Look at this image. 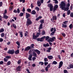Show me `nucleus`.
I'll use <instances>...</instances> for the list:
<instances>
[{
	"instance_id": "34",
	"label": "nucleus",
	"mask_w": 73,
	"mask_h": 73,
	"mask_svg": "<svg viewBox=\"0 0 73 73\" xmlns=\"http://www.w3.org/2000/svg\"><path fill=\"white\" fill-rule=\"evenodd\" d=\"M52 64H54V65H56V64H57V62L55 61H54L53 62Z\"/></svg>"
},
{
	"instance_id": "36",
	"label": "nucleus",
	"mask_w": 73,
	"mask_h": 73,
	"mask_svg": "<svg viewBox=\"0 0 73 73\" xmlns=\"http://www.w3.org/2000/svg\"><path fill=\"white\" fill-rule=\"evenodd\" d=\"M31 10L29 8H28L27 9V11L29 13V12H31Z\"/></svg>"
},
{
	"instance_id": "22",
	"label": "nucleus",
	"mask_w": 73,
	"mask_h": 73,
	"mask_svg": "<svg viewBox=\"0 0 73 73\" xmlns=\"http://www.w3.org/2000/svg\"><path fill=\"white\" fill-rule=\"evenodd\" d=\"M15 54H18L19 53V50L18 49L17 50H16L14 52Z\"/></svg>"
},
{
	"instance_id": "55",
	"label": "nucleus",
	"mask_w": 73,
	"mask_h": 73,
	"mask_svg": "<svg viewBox=\"0 0 73 73\" xmlns=\"http://www.w3.org/2000/svg\"><path fill=\"white\" fill-rule=\"evenodd\" d=\"M46 67L48 68H49L50 67V64H48Z\"/></svg>"
},
{
	"instance_id": "37",
	"label": "nucleus",
	"mask_w": 73,
	"mask_h": 73,
	"mask_svg": "<svg viewBox=\"0 0 73 73\" xmlns=\"http://www.w3.org/2000/svg\"><path fill=\"white\" fill-rule=\"evenodd\" d=\"M4 32V29L3 28H2L0 29V33H1L2 32Z\"/></svg>"
},
{
	"instance_id": "31",
	"label": "nucleus",
	"mask_w": 73,
	"mask_h": 73,
	"mask_svg": "<svg viewBox=\"0 0 73 73\" xmlns=\"http://www.w3.org/2000/svg\"><path fill=\"white\" fill-rule=\"evenodd\" d=\"M55 39H56V38L55 37H53L51 38V41H50V42H52V41H54V40H55Z\"/></svg>"
},
{
	"instance_id": "51",
	"label": "nucleus",
	"mask_w": 73,
	"mask_h": 73,
	"mask_svg": "<svg viewBox=\"0 0 73 73\" xmlns=\"http://www.w3.org/2000/svg\"><path fill=\"white\" fill-rule=\"evenodd\" d=\"M61 35L63 36L64 37H65L66 36V34L65 33H62Z\"/></svg>"
},
{
	"instance_id": "21",
	"label": "nucleus",
	"mask_w": 73,
	"mask_h": 73,
	"mask_svg": "<svg viewBox=\"0 0 73 73\" xmlns=\"http://www.w3.org/2000/svg\"><path fill=\"white\" fill-rule=\"evenodd\" d=\"M42 17V16H39L38 18H37L36 19V21H38L39 19H41Z\"/></svg>"
},
{
	"instance_id": "1",
	"label": "nucleus",
	"mask_w": 73,
	"mask_h": 73,
	"mask_svg": "<svg viewBox=\"0 0 73 73\" xmlns=\"http://www.w3.org/2000/svg\"><path fill=\"white\" fill-rule=\"evenodd\" d=\"M60 7L62 10H64V11H68L69 10V7H65L66 5L64 1H62L60 4Z\"/></svg>"
},
{
	"instance_id": "32",
	"label": "nucleus",
	"mask_w": 73,
	"mask_h": 73,
	"mask_svg": "<svg viewBox=\"0 0 73 73\" xmlns=\"http://www.w3.org/2000/svg\"><path fill=\"white\" fill-rule=\"evenodd\" d=\"M69 27L70 29H72L73 28V25L72 24H70L69 26Z\"/></svg>"
},
{
	"instance_id": "30",
	"label": "nucleus",
	"mask_w": 73,
	"mask_h": 73,
	"mask_svg": "<svg viewBox=\"0 0 73 73\" xmlns=\"http://www.w3.org/2000/svg\"><path fill=\"white\" fill-rule=\"evenodd\" d=\"M6 58H7V59H9L11 58V56H5Z\"/></svg>"
},
{
	"instance_id": "62",
	"label": "nucleus",
	"mask_w": 73,
	"mask_h": 73,
	"mask_svg": "<svg viewBox=\"0 0 73 73\" xmlns=\"http://www.w3.org/2000/svg\"><path fill=\"white\" fill-rule=\"evenodd\" d=\"M4 64V62L3 61H2L0 62V65H2Z\"/></svg>"
},
{
	"instance_id": "63",
	"label": "nucleus",
	"mask_w": 73,
	"mask_h": 73,
	"mask_svg": "<svg viewBox=\"0 0 73 73\" xmlns=\"http://www.w3.org/2000/svg\"><path fill=\"white\" fill-rule=\"evenodd\" d=\"M31 8H34V6H33V3H32L31 4Z\"/></svg>"
},
{
	"instance_id": "40",
	"label": "nucleus",
	"mask_w": 73,
	"mask_h": 73,
	"mask_svg": "<svg viewBox=\"0 0 73 73\" xmlns=\"http://www.w3.org/2000/svg\"><path fill=\"white\" fill-rule=\"evenodd\" d=\"M44 62H39V65L41 64V65H44Z\"/></svg>"
},
{
	"instance_id": "44",
	"label": "nucleus",
	"mask_w": 73,
	"mask_h": 73,
	"mask_svg": "<svg viewBox=\"0 0 73 73\" xmlns=\"http://www.w3.org/2000/svg\"><path fill=\"white\" fill-rule=\"evenodd\" d=\"M6 58H4V60L5 62H7V61L8 60V59H6Z\"/></svg>"
},
{
	"instance_id": "13",
	"label": "nucleus",
	"mask_w": 73,
	"mask_h": 73,
	"mask_svg": "<svg viewBox=\"0 0 73 73\" xmlns=\"http://www.w3.org/2000/svg\"><path fill=\"white\" fill-rule=\"evenodd\" d=\"M35 52L38 55L40 54V50L37 49H36L35 50Z\"/></svg>"
},
{
	"instance_id": "35",
	"label": "nucleus",
	"mask_w": 73,
	"mask_h": 73,
	"mask_svg": "<svg viewBox=\"0 0 73 73\" xmlns=\"http://www.w3.org/2000/svg\"><path fill=\"white\" fill-rule=\"evenodd\" d=\"M13 26L15 29H16L17 27H16V25L15 24H13Z\"/></svg>"
},
{
	"instance_id": "6",
	"label": "nucleus",
	"mask_w": 73,
	"mask_h": 73,
	"mask_svg": "<svg viewBox=\"0 0 73 73\" xmlns=\"http://www.w3.org/2000/svg\"><path fill=\"white\" fill-rule=\"evenodd\" d=\"M58 8V5H55L54 7L53 8V9L52 10L53 12L54 13L57 10V9Z\"/></svg>"
},
{
	"instance_id": "12",
	"label": "nucleus",
	"mask_w": 73,
	"mask_h": 73,
	"mask_svg": "<svg viewBox=\"0 0 73 73\" xmlns=\"http://www.w3.org/2000/svg\"><path fill=\"white\" fill-rule=\"evenodd\" d=\"M30 54V55H29L28 59L29 60V61H32V56H33V55H32V54Z\"/></svg>"
},
{
	"instance_id": "29",
	"label": "nucleus",
	"mask_w": 73,
	"mask_h": 73,
	"mask_svg": "<svg viewBox=\"0 0 73 73\" xmlns=\"http://www.w3.org/2000/svg\"><path fill=\"white\" fill-rule=\"evenodd\" d=\"M42 24H40V25L39 27L38 28L39 29H41L42 28Z\"/></svg>"
},
{
	"instance_id": "54",
	"label": "nucleus",
	"mask_w": 73,
	"mask_h": 73,
	"mask_svg": "<svg viewBox=\"0 0 73 73\" xmlns=\"http://www.w3.org/2000/svg\"><path fill=\"white\" fill-rule=\"evenodd\" d=\"M54 33H55L54 32H52L50 34V35H52V36H54Z\"/></svg>"
},
{
	"instance_id": "56",
	"label": "nucleus",
	"mask_w": 73,
	"mask_h": 73,
	"mask_svg": "<svg viewBox=\"0 0 73 73\" xmlns=\"http://www.w3.org/2000/svg\"><path fill=\"white\" fill-rule=\"evenodd\" d=\"M59 65L62 66V65H63V62L62 61H60L59 63Z\"/></svg>"
},
{
	"instance_id": "10",
	"label": "nucleus",
	"mask_w": 73,
	"mask_h": 73,
	"mask_svg": "<svg viewBox=\"0 0 73 73\" xmlns=\"http://www.w3.org/2000/svg\"><path fill=\"white\" fill-rule=\"evenodd\" d=\"M21 66H19L16 68L17 71H18V72L21 71Z\"/></svg>"
},
{
	"instance_id": "33",
	"label": "nucleus",
	"mask_w": 73,
	"mask_h": 73,
	"mask_svg": "<svg viewBox=\"0 0 73 73\" xmlns=\"http://www.w3.org/2000/svg\"><path fill=\"white\" fill-rule=\"evenodd\" d=\"M62 28H66V27H67V25H65L64 24H62Z\"/></svg>"
},
{
	"instance_id": "15",
	"label": "nucleus",
	"mask_w": 73,
	"mask_h": 73,
	"mask_svg": "<svg viewBox=\"0 0 73 73\" xmlns=\"http://www.w3.org/2000/svg\"><path fill=\"white\" fill-rule=\"evenodd\" d=\"M36 38H37L36 35H35L34 34H33V39L34 40H37V39H36Z\"/></svg>"
},
{
	"instance_id": "61",
	"label": "nucleus",
	"mask_w": 73,
	"mask_h": 73,
	"mask_svg": "<svg viewBox=\"0 0 73 73\" xmlns=\"http://www.w3.org/2000/svg\"><path fill=\"white\" fill-rule=\"evenodd\" d=\"M16 43L18 46H20V42H19L18 41H17L16 42Z\"/></svg>"
},
{
	"instance_id": "60",
	"label": "nucleus",
	"mask_w": 73,
	"mask_h": 73,
	"mask_svg": "<svg viewBox=\"0 0 73 73\" xmlns=\"http://www.w3.org/2000/svg\"><path fill=\"white\" fill-rule=\"evenodd\" d=\"M44 64L45 66H46V65L48 64V62H44Z\"/></svg>"
},
{
	"instance_id": "38",
	"label": "nucleus",
	"mask_w": 73,
	"mask_h": 73,
	"mask_svg": "<svg viewBox=\"0 0 73 73\" xmlns=\"http://www.w3.org/2000/svg\"><path fill=\"white\" fill-rule=\"evenodd\" d=\"M44 62H48V59L47 58H45L44 59Z\"/></svg>"
},
{
	"instance_id": "39",
	"label": "nucleus",
	"mask_w": 73,
	"mask_h": 73,
	"mask_svg": "<svg viewBox=\"0 0 73 73\" xmlns=\"http://www.w3.org/2000/svg\"><path fill=\"white\" fill-rule=\"evenodd\" d=\"M40 35V33H37L36 36L37 37H38Z\"/></svg>"
},
{
	"instance_id": "57",
	"label": "nucleus",
	"mask_w": 73,
	"mask_h": 73,
	"mask_svg": "<svg viewBox=\"0 0 73 73\" xmlns=\"http://www.w3.org/2000/svg\"><path fill=\"white\" fill-rule=\"evenodd\" d=\"M64 73H68V72L66 70H64Z\"/></svg>"
},
{
	"instance_id": "4",
	"label": "nucleus",
	"mask_w": 73,
	"mask_h": 73,
	"mask_svg": "<svg viewBox=\"0 0 73 73\" xmlns=\"http://www.w3.org/2000/svg\"><path fill=\"white\" fill-rule=\"evenodd\" d=\"M45 38V36H44L40 38H38L37 39V40L38 41H40V42H43Z\"/></svg>"
},
{
	"instance_id": "17",
	"label": "nucleus",
	"mask_w": 73,
	"mask_h": 73,
	"mask_svg": "<svg viewBox=\"0 0 73 73\" xmlns=\"http://www.w3.org/2000/svg\"><path fill=\"white\" fill-rule=\"evenodd\" d=\"M43 46L44 47H48V46H49V44L48 43H46V44H43Z\"/></svg>"
},
{
	"instance_id": "26",
	"label": "nucleus",
	"mask_w": 73,
	"mask_h": 73,
	"mask_svg": "<svg viewBox=\"0 0 73 73\" xmlns=\"http://www.w3.org/2000/svg\"><path fill=\"white\" fill-rule=\"evenodd\" d=\"M44 21L43 19H41V20H40V23L41 24H43V23H44Z\"/></svg>"
},
{
	"instance_id": "64",
	"label": "nucleus",
	"mask_w": 73,
	"mask_h": 73,
	"mask_svg": "<svg viewBox=\"0 0 73 73\" xmlns=\"http://www.w3.org/2000/svg\"><path fill=\"white\" fill-rule=\"evenodd\" d=\"M26 71L28 72V73H31V72L29 71V69H26Z\"/></svg>"
},
{
	"instance_id": "43",
	"label": "nucleus",
	"mask_w": 73,
	"mask_h": 73,
	"mask_svg": "<svg viewBox=\"0 0 73 73\" xmlns=\"http://www.w3.org/2000/svg\"><path fill=\"white\" fill-rule=\"evenodd\" d=\"M20 2H22L23 3H25V0H19Z\"/></svg>"
},
{
	"instance_id": "48",
	"label": "nucleus",
	"mask_w": 73,
	"mask_h": 73,
	"mask_svg": "<svg viewBox=\"0 0 73 73\" xmlns=\"http://www.w3.org/2000/svg\"><path fill=\"white\" fill-rule=\"evenodd\" d=\"M13 7H10L9 9V10L10 11H11L12 10V9L13 8Z\"/></svg>"
},
{
	"instance_id": "49",
	"label": "nucleus",
	"mask_w": 73,
	"mask_h": 73,
	"mask_svg": "<svg viewBox=\"0 0 73 73\" xmlns=\"http://www.w3.org/2000/svg\"><path fill=\"white\" fill-rule=\"evenodd\" d=\"M45 40L46 41V40H48L49 39V36H47L46 37H45Z\"/></svg>"
},
{
	"instance_id": "59",
	"label": "nucleus",
	"mask_w": 73,
	"mask_h": 73,
	"mask_svg": "<svg viewBox=\"0 0 73 73\" xmlns=\"http://www.w3.org/2000/svg\"><path fill=\"white\" fill-rule=\"evenodd\" d=\"M70 15L71 17H73V13H71L70 14Z\"/></svg>"
},
{
	"instance_id": "52",
	"label": "nucleus",
	"mask_w": 73,
	"mask_h": 73,
	"mask_svg": "<svg viewBox=\"0 0 73 73\" xmlns=\"http://www.w3.org/2000/svg\"><path fill=\"white\" fill-rule=\"evenodd\" d=\"M11 61H9L7 63V65H11Z\"/></svg>"
},
{
	"instance_id": "42",
	"label": "nucleus",
	"mask_w": 73,
	"mask_h": 73,
	"mask_svg": "<svg viewBox=\"0 0 73 73\" xmlns=\"http://www.w3.org/2000/svg\"><path fill=\"white\" fill-rule=\"evenodd\" d=\"M68 23V21H65L64 22H63V23L64 24L66 25L67 24L66 23Z\"/></svg>"
},
{
	"instance_id": "18",
	"label": "nucleus",
	"mask_w": 73,
	"mask_h": 73,
	"mask_svg": "<svg viewBox=\"0 0 73 73\" xmlns=\"http://www.w3.org/2000/svg\"><path fill=\"white\" fill-rule=\"evenodd\" d=\"M69 67L70 68H67L68 69H72V68H73V64H70L69 65Z\"/></svg>"
},
{
	"instance_id": "25",
	"label": "nucleus",
	"mask_w": 73,
	"mask_h": 73,
	"mask_svg": "<svg viewBox=\"0 0 73 73\" xmlns=\"http://www.w3.org/2000/svg\"><path fill=\"white\" fill-rule=\"evenodd\" d=\"M51 49H52V48L51 47H49L48 48V50H46V52H50V50H51Z\"/></svg>"
},
{
	"instance_id": "3",
	"label": "nucleus",
	"mask_w": 73,
	"mask_h": 73,
	"mask_svg": "<svg viewBox=\"0 0 73 73\" xmlns=\"http://www.w3.org/2000/svg\"><path fill=\"white\" fill-rule=\"evenodd\" d=\"M44 0H38L37 1V5L38 7H40L42 4H43Z\"/></svg>"
},
{
	"instance_id": "16",
	"label": "nucleus",
	"mask_w": 73,
	"mask_h": 73,
	"mask_svg": "<svg viewBox=\"0 0 73 73\" xmlns=\"http://www.w3.org/2000/svg\"><path fill=\"white\" fill-rule=\"evenodd\" d=\"M47 57L48 58L49 60H52V59L53 58V57L52 56H51V55H49V56H48Z\"/></svg>"
},
{
	"instance_id": "46",
	"label": "nucleus",
	"mask_w": 73,
	"mask_h": 73,
	"mask_svg": "<svg viewBox=\"0 0 73 73\" xmlns=\"http://www.w3.org/2000/svg\"><path fill=\"white\" fill-rule=\"evenodd\" d=\"M70 10H69L67 11V15H70Z\"/></svg>"
},
{
	"instance_id": "27",
	"label": "nucleus",
	"mask_w": 73,
	"mask_h": 73,
	"mask_svg": "<svg viewBox=\"0 0 73 73\" xmlns=\"http://www.w3.org/2000/svg\"><path fill=\"white\" fill-rule=\"evenodd\" d=\"M30 46L31 49H32V48H34L33 47L35 46V44H31V45Z\"/></svg>"
},
{
	"instance_id": "58",
	"label": "nucleus",
	"mask_w": 73,
	"mask_h": 73,
	"mask_svg": "<svg viewBox=\"0 0 73 73\" xmlns=\"http://www.w3.org/2000/svg\"><path fill=\"white\" fill-rule=\"evenodd\" d=\"M6 13H7V11L6 9L5 10V12L3 13V15H5Z\"/></svg>"
},
{
	"instance_id": "7",
	"label": "nucleus",
	"mask_w": 73,
	"mask_h": 73,
	"mask_svg": "<svg viewBox=\"0 0 73 73\" xmlns=\"http://www.w3.org/2000/svg\"><path fill=\"white\" fill-rule=\"evenodd\" d=\"M15 53V51L13 50H9L7 52V53L10 54H13Z\"/></svg>"
},
{
	"instance_id": "8",
	"label": "nucleus",
	"mask_w": 73,
	"mask_h": 73,
	"mask_svg": "<svg viewBox=\"0 0 73 73\" xmlns=\"http://www.w3.org/2000/svg\"><path fill=\"white\" fill-rule=\"evenodd\" d=\"M35 50L34 49H30V50L29 51V54H33L34 52H35Z\"/></svg>"
},
{
	"instance_id": "41",
	"label": "nucleus",
	"mask_w": 73,
	"mask_h": 73,
	"mask_svg": "<svg viewBox=\"0 0 73 73\" xmlns=\"http://www.w3.org/2000/svg\"><path fill=\"white\" fill-rule=\"evenodd\" d=\"M35 9L37 10V11H39V10H40V9L37 7H36Z\"/></svg>"
},
{
	"instance_id": "20",
	"label": "nucleus",
	"mask_w": 73,
	"mask_h": 73,
	"mask_svg": "<svg viewBox=\"0 0 73 73\" xmlns=\"http://www.w3.org/2000/svg\"><path fill=\"white\" fill-rule=\"evenodd\" d=\"M33 55L34 57H37V54L35 52H33Z\"/></svg>"
},
{
	"instance_id": "11",
	"label": "nucleus",
	"mask_w": 73,
	"mask_h": 73,
	"mask_svg": "<svg viewBox=\"0 0 73 73\" xmlns=\"http://www.w3.org/2000/svg\"><path fill=\"white\" fill-rule=\"evenodd\" d=\"M26 19H28L29 17H31V15L29 13H26Z\"/></svg>"
},
{
	"instance_id": "28",
	"label": "nucleus",
	"mask_w": 73,
	"mask_h": 73,
	"mask_svg": "<svg viewBox=\"0 0 73 73\" xmlns=\"http://www.w3.org/2000/svg\"><path fill=\"white\" fill-rule=\"evenodd\" d=\"M23 32H22V31H21L20 32V33L19 35H21L20 37L22 38L23 37Z\"/></svg>"
},
{
	"instance_id": "14",
	"label": "nucleus",
	"mask_w": 73,
	"mask_h": 73,
	"mask_svg": "<svg viewBox=\"0 0 73 73\" xmlns=\"http://www.w3.org/2000/svg\"><path fill=\"white\" fill-rule=\"evenodd\" d=\"M8 17H9L7 16L6 14H3V19H6L7 20Z\"/></svg>"
},
{
	"instance_id": "2",
	"label": "nucleus",
	"mask_w": 73,
	"mask_h": 73,
	"mask_svg": "<svg viewBox=\"0 0 73 73\" xmlns=\"http://www.w3.org/2000/svg\"><path fill=\"white\" fill-rule=\"evenodd\" d=\"M32 24V21H31V18H29L27 19V21L26 22V25L28 27V25H31Z\"/></svg>"
},
{
	"instance_id": "19",
	"label": "nucleus",
	"mask_w": 73,
	"mask_h": 73,
	"mask_svg": "<svg viewBox=\"0 0 73 73\" xmlns=\"http://www.w3.org/2000/svg\"><path fill=\"white\" fill-rule=\"evenodd\" d=\"M31 13L32 15H36V12L35 10H33L32 12Z\"/></svg>"
},
{
	"instance_id": "53",
	"label": "nucleus",
	"mask_w": 73,
	"mask_h": 73,
	"mask_svg": "<svg viewBox=\"0 0 73 73\" xmlns=\"http://www.w3.org/2000/svg\"><path fill=\"white\" fill-rule=\"evenodd\" d=\"M17 11L18 13H20V9H19V8H18L17 9Z\"/></svg>"
},
{
	"instance_id": "47",
	"label": "nucleus",
	"mask_w": 73,
	"mask_h": 73,
	"mask_svg": "<svg viewBox=\"0 0 73 73\" xmlns=\"http://www.w3.org/2000/svg\"><path fill=\"white\" fill-rule=\"evenodd\" d=\"M26 33H25V37L27 36V35L28 33V31H26Z\"/></svg>"
},
{
	"instance_id": "50",
	"label": "nucleus",
	"mask_w": 73,
	"mask_h": 73,
	"mask_svg": "<svg viewBox=\"0 0 73 73\" xmlns=\"http://www.w3.org/2000/svg\"><path fill=\"white\" fill-rule=\"evenodd\" d=\"M5 35V34L4 33H2L1 34V37H4Z\"/></svg>"
},
{
	"instance_id": "9",
	"label": "nucleus",
	"mask_w": 73,
	"mask_h": 73,
	"mask_svg": "<svg viewBox=\"0 0 73 73\" xmlns=\"http://www.w3.org/2000/svg\"><path fill=\"white\" fill-rule=\"evenodd\" d=\"M31 49V48L30 46H27L25 49L24 51H28V50H29Z\"/></svg>"
},
{
	"instance_id": "5",
	"label": "nucleus",
	"mask_w": 73,
	"mask_h": 73,
	"mask_svg": "<svg viewBox=\"0 0 73 73\" xmlns=\"http://www.w3.org/2000/svg\"><path fill=\"white\" fill-rule=\"evenodd\" d=\"M48 7L50 8V11H53V4H52L51 3L48 4Z\"/></svg>"
},
{
	"instance_id": "45",
	"label": "nucleus",
	"mask_w": 73,
	"mask_h": 73,
	"mask_svg": "<svg viewBox=\"0 0 73 73\" xmlns=\"http://www.w3.org/2000/svg\"><path fill=\"white\" fill-rule=\"evenodd\" d=\"M23 15H24V14L23 13H20L19 14V16L21 17H22V16H23Z\"/></svg>"
},
{
	"instance_id": "23",
	"label": "nucleus",
	"mask_w": 73,
	"mask_h": 73,
	"mask_svg": "<svg viewBox=\"0 0 73 73\" xmlns=\"http://www.w3.org/2000/svg\"><path fill=\"white\" fill-rule=\"evenodd\" d=\"M52 19L54 20H55L56 21L57 20V17H56V15L53 16L52 17Z\"/></svg>"
},
{
	"instance_id": "24",
	"label": "nucleus",
	"mask_w": 73,
	"mask_h": 73,
	"mask_svg": "<svg viewBox=\"0 0 73 73\" xmlns=\"http://www.w3.org/2000/svg\"><path fill=\"white\" fill-rule=\"evenodd\" d=\"M42 35H45V31L44 30H43L41 33Z\"/></svg>"
}]
</instances>
